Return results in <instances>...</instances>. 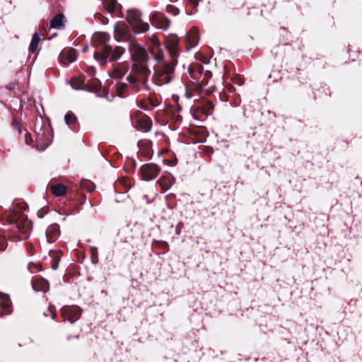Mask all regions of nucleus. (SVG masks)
Wrapping results in <instances>:
<instances>
[{
	"label": "nucleus",
	"instance_id": "1",
	"mask_svg": "<svg viewBox=\"0 0 362 362\" xmlns=\"http://www.w3.org/2000/svg\"><path fill=\"white\" fill-rule=\"evenodd\" d=\"M129 50L134 63L132 66L131 73L127 76V80L132 86H136L140 82L144 83L145 79L151 73L147 66L148 53L136 40L129 45Z\"/></svg>",
	"mask_w": 362,
	"mask_h": 362
},
{
	"label": "nucleus",
	"instance_id": "2",
	"mask_svg": "<svg viewBox=\"0 0 362 362\" xmlns=\"http://www.w3.org/2000/svg\"><path fill=\"white\" fill-rule=\"evenodd\" d=\"M108 39L109 36L104 33H96L93 37V45L97 49L93 57L101 65L107 62L117 61L125 52V49L121 46H117L112 49L107 43Z\"/></svg>",
	"mask_w": 362,
	"mask_h": 362
},
{
	"label": "nucleus",
	"instance_id": "3",
	"mask_svg": "<svg viewBox=\"0 0 362 362\" xmlns=\"http://www.w3.org/2000/svg\"><path fill=\"white\" fill-rule=\"evenodd\" d=\"M177 63L170 60L156 64L152 78L153 82L158 86L169 83L175 76V66Z\"/></svg>",
	"mask_w": 362,
	"mask_h": 362
},
{
	"label": "nucleus",
	"instance_id": "4",
	"mask_svg": "<svg viewBox=\"0 0 362 362\" xmlns=\"http://www.w3.org/2000/svg\"><path fill=\"white\" fill-rule=\"evenodd\" d=\"M127 20L136 33H144L148 30L149 25L141 18L140 11L136 8L127 11Z\"/></svg>",
	"mask_w": 362,
	"mask_h": 362
},
{
	"label": "nucleus",
	"instance_id": "5",
	"mask_svg": "<svg viewBox=\"0 0 362 362\" xmlns=\"http://www.w3.org/2000/svg\"><path fill=\"white\" fill-rule=\"evenodd\" d=\"M114 37L117 41L127 42L128 45L136 41L135 35L124 22H117L115 25Z\"/></svg>",
	"mask_w": 362,
	"mask_h": 362
},
{
	"label": "nucleus",
	"instance_id": "6",
	"mask_svg": "<svg viewBox=\"0 0 362 362\" xmlns=\"http://www.w3.org/2000/svg\"><path fill=\"white\" fill-rule=\"evenodd\" d=\"M148 51L151 57L158 64L166 62L164 57V52L160 44L158 37L153 35L150 37V45Z\"/></svg>",
	"mask_w": 362,
	"mask_h": 362
},
{
	"label": "nucleus",
	"instance_id": "7",
	"mask_svg": "<svg viewBox=\"0 0 362 362\" xmlns=\"http://www.w3.org/2000/svg\"><path fill=\"white\" fill-rule=\"evenodd\" d=\"M149 20L153 26L163 30H166L170 25V21L163 14L157 11L153 12L150 15Z\"/></svg>",
	"mask_w": 362,
	"mask_h": 362
},
{
	"label": "nucleus",
	"instance_id": "8",
	"mask_svg": "<svg viewBox=\"0 0 362 362\" xmlns=\"http://www.w3.org/2000/svg\"><path fill=\"white\" fill-rule=\"evenodd\" d=\"M160 172V168L154 163L144 164L141 168L143 179L151 181L155 179Z\"/></svg>",
	"mask_w": 362,
	"mask_h": 362
},
{
	"label": "nucleus",
	"instance_id": "9",
	"mask_svg": "<svg viewBox=\"0 0 362 362\" xmlns=\"http://www.w3.org/2000/svg\"><path fill=\"white\" fill-rule=\"evenodd\" d=\"M62 314L65 320L73 324L79 318L81 315V309L77 306H65L62 309Z\"/></svg>",
	"mask_w": 362,
	"mask_h": 362
},
{
	"label": "nucleus",
	"instance_id": "10",
	"mask_svg": "<svg viewBox=\"0 0 362 362\" xmlns=\"http://www.w3.org/2000/svg\"><path fill=\"white\" fill-rule=\"evenodd\" d=\"M165 47L168 49L170 60L177 62V58L179 56L177 49V38L176 36H170L166 39Z\"/></svg>",
	"mask_w": 362,
	"mask_h": 362
},
{
	"label": "nucleus",
	"instance_id": "11",
	"mask_svg": "<svg viewBox=\"0 0 362 362\" xmlns=\"http://www.w3.org/2000/svg\"><path fill=\"white\" fill-rule=\"evenodd\" d=\"M16 226L18 229V230L24 235L23 237H22V239H26L28 235V232L32 228V223L30 220L27 219L23 216H21L16 221Z\"/></svg>",
	"mask_w": 362,
	"mask_h": 362
},
{
	"label": "nucleus",
	"instance_id": "12",
	"mask_svg": "<svg viewBox=\"0 0 362 362\" xmlns=\"http://www.w3.org/2000/svg\"><path fill=\"white\" fill-rule=\"evenodd\" d=\"M76 59V50L74 49H64L59 56L60 63L66 64L75 62Z\"/></svg>",
	"mask_w": 362,
	"mask_h": 362
},
{
	"label": "nucleus",
	"instance_id": "13",
	"mask_svg": "<svg viewBox=\"0 0 362 362\" xmlns=\"http://www.w3.org/2000/svg\"><path fill=\"white\" fill-rule=\"evenodd\" d=\"M60 233L59 226L57 224H52L46 230V238L49 243H54Z\"/></svg>",
	"mask_w": 362,
	"mask_h": 362
},
{
	"label": "nucleus",
	"instance_id": "14",
	"mask_svg": "<svg viewBox=\"0 0 362 362\" xmlns=\"http://www.w3.org/2000/svg\"><path fill=\"white\" fill-rule=\"evenodd\" d=\"M186 40L188 49L195 47L199 40V30L197 28H192L187 34Z\"/></svg>",
	"mask_w": 362,
	"mask_h": 362
},
{
	"label": "nucleus",
	"instance_id": "15",
	"mask_svg": "<svg viewBox=\"0 0 362 362\" xmlns=\"http://www.w3.org/2000/svg\"><path fill=\"white\" fill-rule=\"evenodd\" d=\"M36 141L37 144L45 149L50 143L48 130L45 133V131L40 128L38 132H36Z\"/></svg>",
	"mask_w": 362,
	"mask_h": 362
},
{
	"label": "nucleus",
	"instance_id": "16",
	"mask_svg": "<svg viewBox=\"0 0 362 362\" xmlns=\"http://www.w3.org/2000/svg\"><path fill=\"white\" fill-rule=\"evenodd\" d=\"M127 71L128 66L126 64H119L112 69L110 76L115 79H121Z\"/></svg>",
	"mask_w": 362,
	"mask_h": 362
},
{
	"label": "nucleus",
	"instance_id": "17",
	"mask_svg": "<svg viewBox=\"0 0 362 362\" xmlns=\"http://www.w3.org/2000/svg\"><path fill=\"white\" fill-rule=\"evenodd\" d=\"M32 287L35 291L46 293L49 291V283L44 279H36L32 281Z\"/></svg>",
	"mask_w": 362,
	"mask_h": 362
},
{
	"label": "nucleus",
	"instance_id": "18",
	"mask_svg": "<svg viewBox=\"0 0 362 362\" xmlns=\"http://www.w3.org/2000/svg\"><path fill=\"white\" fill-rule=\"evenodd\" d=\"M158 182L160 185L163 190L166 191L174 184L175 179L170 174H164L158 180Z\"/></svg>",
	"mask_w": 362,
	"mask_h": 362
},
{
	"label": "nucleus",
	"instance_id": "19",
	"mask_svg": "<svg viewBox=\"0 0 362 362\" xmlns=\"http://www.w3.org/2000/svg\"><path fill=\"white\" fill-rule=\"evenodd\" d=\"M138 127L143 132H148L151 128V122L148 117H142L138 119Z\"/></svg>",
	"mask_w": 362,
	"mask_h": 362
},
{
	"label": "nucleus",
	"instance_id": "20",
	"mask_svg": "<svg viewBox=\"0 0 362 362\" xmlns=\"http://www.w3.org/2000/svg\"><path fill=\"white\" fill-rule=\"evenodd\" d=\"M63 14H57L50 21V28L59 29L63 27L64 22Z\"/></svg>",
	"mask_w": 362,
	"mask_h": 362
},
{
	"label": "nucleus",
	"instance_id": "21",
	"mask_svg": "<svg viewBox=\"0 0 362 362\" xmlns=\"http://www.w3.org/2000/svg\"><path fill=\"white\" fill-rule=\"evenodd\" d=\"M106 11L109 13H113L118 8V4L116 0H101Z\"/></svg>",
	"mask_w": 362,
	"mask_h": 362
},
{
	"label": "nucleus",
	"instance_id": "22",
	"mask_svg": "<svg viewBox=\"0 0 362 362\" xmlns=\"http://www.w3.org/2000/svg\"><path fill=\"white\" fill-rule=\"evenodd\" d=\"M52 193L56 196H62L66 192V187L62 184L53 185L50 187Z\"/></svg>",
	"mask_w": 362,
	"mask_h": 362
},
{
	"label": "nucleus",
	"instance_id": "23",
	"mask_svg": "<svg viewBox=\"0 0 362 362\" xmlns=\"http://www.w3.org/2000/svg\"><path fill=\"white\" fill-rule=\"evenodd\" d=\"M40 40V34L37 33H35L32 37V40H31V42L30 44V47H29V50L31 52L33 53L36 51V49H37V46H38Z\"/></svg>",
	"mask_w": 362,
	"mask_h": 362
},
{
	"label": "nucleus",
	"instance_id": "24",
	"mask_svg": "<svg viewBox=\"0 0 362 362\" xmlns=\"http://www.w3.org/2000/svg\"><path fill=\"white\" fill-rule=\"evenodd\" d=\"M11 305V300L8 295L1 293L0 292V307L6 309Z\"/></svg>",
	"mask_w": 362,
	"mask_h": 362
},
{
	"label": "nucleus",
	"instance_id": "25",
	"mask_svg": "<svg viewBox=\"0 0 362 362\" xmlns=\"http://www.w3.org/2000/svg\"><path fill=\"white\" fill-rule=\"evenodd\" d=\"M66 124H71L76 122V117L73 113H67L64 117Z\"/></svg>",
	"mask_w": 362,
	"mask_h": 362
},
{
	"label": "nucleus",
	"instance_id": "26",
	"mask_svg": "<svg viewBox=\"0 0 362 362\" xmlns=\"http://www.w3.org/2000/svg\"><path fill=\"white\" fill-rule=\"evenodd\" d=\"M166 11L169 13H171L173 16H176L179 13V10L171 5H168L166 7Z\"/></svg>",
	"mask_w": 362,
	"mask_h": 362
},
{
	"label": "nucleus",
	"instance_id": "27",
	"mask_svg": "<svg viewBox=\"0 0 362 362\" xmlns=\"http://www.w3.org/2000/svg\"><path fill=\"white\" fill-rule=\"evenodd\" d=\"M8 243L4 237H0V250L4 251L7 247Z\"/></svg>",
	"mask_w": 362,
	"mask_h": 362
},
{
	"label": "nucleus",
	"instance_id": "28",
	"mask_svg": "<svg viewBox=\"0 0 362 362\" xmlns=\"http://www.w3.org/2000/svg\"><path fill=\"white\" fill-rule=\"evenodd\" d=\"M211 76V73L210 71H206L204 74V78L202 80V85L206 86L209 83L208 80L204 81L205 78L208 79Z\"/></svg>",
	"mask_w": 362,
	"mask_h": 362
},
{
	"label": "nucleus",
	"instance_id": "29",
	"mask_svg": "<svg viewBox=\"0 0 362 362\" xmlns=\"http://www.w3.org/2000/svg\"><path fill=\"white\" fill-rule=\"evenodd\" d=\"M125 86H126V85L124 83L120 84L117 86V90L119 96H120V97L124 96L122 91L125 88Z\"/></svg>",
	"mask_w": 362,
	"mask_h": 362
},
{
	"label": "nucleus",
	"instance_id": "30",
	"mask_svg": "<svg viewBox=\"0 0 362 362\" xmlns=\"http://www.w3.org/2000/svg\"><path fill=\"white\" fill-rule=\"evenodd\" d=\"M200 0H187V3L190 4L192 7L195 8L198 6V4Z\"/></svg>",
	"mask_w": 362,
	"mask_h": 362
},
{
	"label": "nucleus",
	"instance_id": "31",
	"mask_svg": "<svg viewBox=\"0 0 362 362\" xmlns=\"http://www.w3.org/2000/svg\"><path fill=\"white\" fill-rule=\"evenodd\" d=\"M12 124L15 129L18 131L20 133L21 132V130L20 128V124L16 120H13Z\"/></svg>",
	"mask_w": 362,
	"mask_h": 362
},
{
	"label": "nucleus",
	"instance_id": "32",
	"mask_svg": "<svg viewBox=\"0 0 362 362\" xmlns=\"http://www.w3.org/2000/svg\"><path fill=\"white\" fill-rule=\"evenodd\" d=\"M34 267H36V265L33 262H30L28 265V269L31 273L35 272Z\"/></svg>",
	"mask_w": 362,
	"mask_h": 362
},
{
	"label": "nucleus",
	"instance_id": "33",
	"mask_svg": "<svg viewBox=\"0 0 362 362\" xmlns=\"http://www.w3.org/2000/svg\"><path fill=\"white\" fill-rule=\"evenodd\" d=\"M31 141H32V139H31L30 136L26 133L25 134V142H26V144H30Z\"/></svg>",
	"mask_w": 362,
	"mask_h": 362
},
{
	"label": "nucleus",
	"instance_id": "34",
	"mask_svg": "<svg viewBox=\"0 0 362 362\" xmlns=\"http://www.w3.org/2000/svg\"><path fill=\"white\" fill-rule=\"evenodd\" d=\"M207 106H208V111H209V110H212L214 108V105L211 102H208Z\"/></svg>",
	"mask_w": 362,
	"mask_h": 362
},
{
	"label": "nucleus",
	"instance_id": "35",
	"mask_svg": "<svg viewBox=\"0 0 362 362\" xmlns=\"http://www.w3.org/2000/svg\"><path fill=\"white\" fill-rule=\"evenodd\" d=\"M88 48H89V47H88V45H85V46L83 47V52H88Z\"/></svg>",
	"mask_w": 362,
	"mask_h": 362
},
{
	"label": "nucleus",
	"instance_id": "36",
	"mask_svg": "<svg viewBox=\"0 0 362 362\" xmlns=\"http://www.w3.org/2000/svg\"><path fill=\"white\" fill-rule=\"evenodd\" d=\"M57 267H58V264H57H57H53V265H52V269H56L57 268Z\"/></svg>",
	"mask_w": 362,
	"mask_h": 362
},
{
	"label": "nucleus",
	"instance_id": "37",
	"mask_svg": "<svg viewBox=\"0 0 362 362\" xmlns=\"http://www.w3.org/2000/svg\"><path fill=\"white\" fill-rule=\"evenodd\" d=\"M157 105H158V103H152V106H153V107H156V106H157Z\"/></svg>",
	"mask_w": 362,
	"mask_h": 362
},
{
	"label": "nucleus",
	"instance_id": "38",
	"mask_svg": "<svg viewBox=\"0 0 362 362\" xmlns=\"http://www.w3.org/2000/svg\"><path fill=\"white\" fill-rule=\"evenodd\" d=\"M238 83V85L241 86L243 84V82L241 81H240Z\"/></svg>",
	"mask_w": 362,
	"mask_h": 362
},
{
	"label": "nucleus",
	"instance_id": "39",
	"mask_svg": "<svg viewBox=\"0 0 362 362\" xmlns=\"http://www.w3.org/2000/svg\"><path fill=\"white\" fill-rule=\"evenodd\" d=\"M79 82L83 83V80L82 78L78 79Z\"/></svg>",
	"mask_w": 362,
	"mask_h": 362
},
{
	"label": "nucleus",
	"instance_id": "40",
	"mask_svg": "<svg viewBox=\"0 0 362 362\" xmlns=\"http://www.w3.org/2000/svg\"><path fill=\"white\" fill-rule=\"evenodd\" d=\"M73 88H75V89H78V88H80V87H75V86H73Z\"/></svg>",
	"mask_w": 362,
	"mask_h": 362
}]
</instances>
